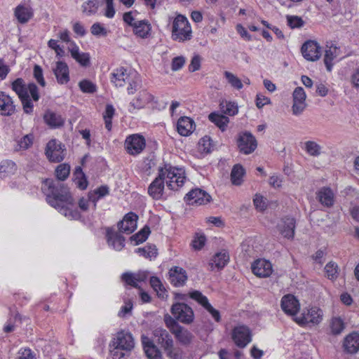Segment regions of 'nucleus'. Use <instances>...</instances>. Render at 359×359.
<instances>
[{"label": "nucleus", "mask_w": 359, "mask_h": 359, "mask_svg": "<svg viewBox=\"0 0 359 359\" xmlns=\"http://www.w3.org/2000/svg\"><path fill=\"white\" fill-rule=\"evenodd\" d=\"M70 167L67 164L59 165L55 174L57 180L46 179L42 190L46 196V201L69 219H79L80 213L74 208L72 196L67 187L60 181L65 180L69 175Z\"/></svg>", "instance_id": "f257e3e1"}, {"label": "nucleus", "mask_w": 359, "mask_h": 359, "mask_svg": "<svg viewBox=\"0 0 359 359\" xmlns=\"http://www.w3.org/2000/svg\"><path fill=\"white\" fill-rule=\"evenodd\" d=\"M185 172L182 168L165 165L158 168V175L148 187V194L154 200H159L163 195L165 182L171 190H177L183 186Z\"/></svg>", "instance_id": "f03ea898"}, {"label": "nucleus", "mask_w": 359, "mask_h": 359, "mask_svg": "<svg viewBox=\"0 0 359 359\" xmlns=\"http://www.w3.org/2000/svg\"><path fill=\"white\" fill-rule=\"evenodd\" d=\"M134 346L132 334L125 331L119 332L110 344V355L113 359H128Z\"/></svg>", "instance_id": "7ed1b4c3"}, {"label": "nucleus", "mask_w": 359, "mask_h": 359, "mask_svg": "<svg viewBox=\"0 0 359 359\" xmlns=\"http://www.w3.org/2000/svg\"><path fill=\"white\" fill-rule=\"evenodd\" d=\"M192 38L191 25L186 17L182 15H177L172 25V39L174 41L184 42Z\"/></svg>", "instance_id": "20e7f679"}, {"label": "nucleus", "mask_w": 359, "mask_h": 359, "mask_svg": "<svg viewBox=\"0 0 359 359\" xmlns=\"http://www.w3.org/2000/svg\"><path fill=\"white\" fill-rule=\"evenodd\" d=\"M323 312L317 306L305 308L299 316L294 318V321L299 325H316L323 320Z\"/></svg>", "instance_id": "39448f33"}, {"label": "nucleus", "mask_w": 359, "mask_h": 359, "mask_svg": "<svg viewBox=\"0 0 359 359\" xmlns=\"http://www.w3.org/2000/svg\"><path fill=\"white\" fill-rule=\"evenodd\" d=\"M12 89L18 95L26 114H31L33 111V104L27 93V86H25L22 79L18 78L12 83Z\"/></svg>", "instance_id": "423d86ee"}, {"label": "nucleus", "mask_w": 359, "mask_h": 359, "mask_svg": "<svg viewBox=\"0 0 359 359\" xmlns=\"http://www.w3.org/2000/svg\"><path fill=\"white\" fill-rule=\"evenodd\" d=\"M171 313L176 320L184 324H191L194 319L193 309L184 303H175L170 309Z\"/></svg>", "instance_id": "0eeeda50"}, {"label": "nucleus", "mask_w": 359, "mask_h": 359, "mask_svg": "<svg viewBox=\"0 0 359 359\" xmlns=\"http://www.w3.org/2000/svg\"><path fill=\"white\" fill-rule=\"evenodd\" d=\"M231 339L239 348H245L252 341V332L246 325L236 326L231 332Z\"/></svg>", "instance_id": "6e6552de"}, {"label": "nucleus", "mask_w": 359, "mask_h": 359, "mask_svg": "<svg viewBox=\"0 0 359 359\" xmlns=\"http://www.w3.org/2000/svg\"><path fill=\"white\" fill-rule=\"evenodd\" d=\"M65 146L56 140H50L46 147L47 158L52 162H60L65 158Z\"/></svg>", "instance_id": "1a4fd4ad"}, {"label": "nucleus", "mask_w": 359, "mask_h": 359, "mask_svg": "<svg viewBox=\"0 0 359 359\" xmlns=\"http://www.w3.org/2000/svg\"><path fill=\"white\" fill-rule=\"evenodd\" d=\"M189 297L201 305L212 317L215 322L221 321V315L218 310L215 309L209 302L207 297L200 291L194 290L189 293Z\"/></svg>", "instance_id": "9d476101"}, {"label": "nucleus", "mask_w": 359, "mask_h": 359, "mask_svg": "<svg viewBox=\"0 0 359 359\" xmlns=\"http://www.w3.org/2000/svg\"><path fill=\"white\" fill-rule=\"evenodd\" d=\"M257 146V140L250 133L245 132L239 135L238 147L241 153L250 154L256 149Z\"/></svg>", "instance_id": "9b49d317"}, {"label": "nucleus", "mask_w": 359, "mask_h": 359, "mask_svg": "<svg viewBox=\"0 0 359 359\" xmlns=\"http://www.w3.org/2000/svg\"><path fill=\"white\" fill-rule=\"evenodd\" d=\"M146 145L144 138L140 135L134 134L128 137L125 142V147L131 155L140 154Z\"/></svg>", "instance_id": "f8f14e48"}, {"label": "nucleus", "mask_w": 359, "mask_h": 359, "mask_svg": "<svg viewBox=\"0 0 359 359\" xmlns=\"http://www.w3.org/2000/svg\"><path fill=\"white\" fill-rule=\"evenodd\" d=\"M301 51L303 57L309 61L318 60L321 56V48L314 41H306L302 45Z\"/></svg>", "instance_id": "ddd939ff"}, {"label": "nucleus", "mask_w": 359, "mask_h": 359, "mask_svg": "<svg viewBox=\"0 0 359 359\" xmlns=\"http://www.w3.org/2000/svg\"><path fill=\"white\" fill-rule=\"evenodd\" d=\"M151 103L152 107H156L157 102L154 95L150 94L146 90L140 91L137 95L130 102V105L133 109H140L145 107L146 104Z\"/></svg>", "instance_id": "4468645a"}, {"label": "nucleus", "mask_w": 359, "mask_h": 359, "mask_svg": "<svg viewBox=\"0 0 359 359\" xmlns=\"http://www.w3.org/2000/svg\"><path fill=\"white\" fill-rule=\"evenodd\" d=\"M184 200L189 205H204L210 200V196L201 189H194L190 191L184 197Z\"/></svg>", "instance_id": "2eb2a0df"}, {"label": "nucleus", "mask_w": 359, "mask_h": 359, "mask_svg": "<svg viewBox=\"0 0 359 359\" xmlns=\"http://www.w3.org/2000/svg\"><path fill=\"white\" fill-rule=\"evenodd\" d=\"M292 114L295 116L300 115L306 108V93L303 88L297 87L293 92Z\"/></svg>", "instance_id": "dca6fc26"}, {"label": "nucleus", "mask_w": 359, "mask_h": 359, "mask_svg": "<svg viewBox=\"0 0 359 359\" xmlns=\"http://www.w3.org/2000/svg\"><path fill=\"white\" fill-rule=\"evenodd\" d=\"M342 347L344 351L348 354H354L359 351V333L352 332L345 337Z\"/></svg>", "instance_id": "f3484780"}, {"label": "nucleus", "mask_w": 359, "mask_h": 359, "mask_svg": "<svg viewBox=\"0 0 359 359\" xmlns=\"http://www.w3.org/2000/svg\"><path fill=\"white\" fill-rule=\"evenodd\" d=\"M137 216L133 212H129L118 223L120 233L130 234L137 228Z\"/></svg>", "instance_id": "a211bd4d"}, {"label": "nucleus", "mask_w": 359, "mask_h": 359, "mask_svg": "<svg viewBox=\"0 0 359 359\" xmlns=\"http://www.w3.org/2000/svg\"><path fill=\"white\" fill-rule=\"evenodd\" d=\"M281 309L287 315L294 316L299 310V303L292 294H286L282 297Z\"/></svg>", "instance_id": "6ab92c4d"}, {"label": "nucleus", "mask_w": 359, "mask_h": 359, "mask_svg": "<svg viewBox=\"0 0 359 359\" xmlns=\"http://www.w3.org/2000/svg\"><path fill=\"white\" fill-rule=\"evenodd\" d=\"M148 273L146 271H140L137 273L126 272L122 274L121 278L127 285L140 288L138 283L144 282L148 278Z\"/></svg>", "instance_id": "aec40b11"}, {"label": "nucleus", "mask_w": 359, "mask_h": 359, "mask_svg": "<svg viewBox=\"0 0 359 359\" xmlns=\"http://www.w3.org/2000/svg\"><path fill=\"white\" fill-rule=\"evenodd\" d=\"M252 271L258 277H269L273 271L272 264L266 259H257L252 264Z\"/></svg>", "instance_id": "412c9836"}, {"label": "nucleus", "mask_w": 359, "mask_h": 359, "mask_svg": "<svg viewBox=\"0 0 359 359\" xmlns=\"http://www.w3.org/2000/svg\"><path fill=\"white\" fill-rule=\"evenodd\" d=\"M155 341L165 351L173 345V339L168 332L163 328L158 327L153 332Z\"/></svg>", "instance_id": "4be33fe9"}, {"label": "nucleus", "mask_w": 359, "mask_h": 359, "mask_svg": "<svg viewBox=\"0 0 359 359\" xmlns=\"http://www.w3.org/2000/svg\"><path fill=\"white\" fill-rule=\"evenodd\" d=\"M187 278L186 271L181 267L174 266L169 271L170 282L175 287L183 286Z\"/></svg>", "instance_id": "5701e85b"}, {"label": "nucleus", "mask_w": 359, "mask_h": 359, "mask_svg": "<svg viewBox=\"0 0 359 359\" xmlns=\"http://www.w3.org/2000/svg\"><path fill=\"white\" fill-rule=\"evenodd\" d=\"M141 340L144 352L149 359H161V351L149 337L142 335Z\"/></svg>", "instance_id": "b1692460"}, {"label": "nucleus", "mask_w": 359, "mask_h": 359, "mask_svg": "<svg viewBox=\"0 0 359 359\" xmlns=\"http://www.w3.org/2000/svg\"><path fill=\"white\" fill-rule=\"evenodd\" d=\"M53 72L58 83L63 85L69 82V67L65 62L62 61L57 62L55 67L53 68Z\"/></svg>", "instance_id": "393cba45"}, {"label": "nucleus", "mask_w": 359, "mask_h": 359, "mask_svg": "<svg viewBox=\"0 0 359 359\" xmlns=\"http://www.w3.org/2000/svg\"><path fill=\"white\" fill-rule=\"evenodd\" d=\"M325 52L324 62L327 71L330 72L333 66L332 61L339 55L340 49L333 43L327 42Z\"/></svg>", "instance_id": "a878e982"}, {"label": "nucleus", "mask_w": 359, "mask_h": 359, "mask_svg": "<svg viewBox=\"0 0 359 359\" xmlns=\"http://www.w3.org/2000/svg\"><path fill=\"white\" fill-rule=\"evenodd\" d=\"M110 79L116 87H123L127 81H129V74L126 68L120 67L113 70Z\"/></svg>", "instance_id": "bb28decb"}, {"label": "nucleus", "mask_w": 359, "mask_h": 359, "mask_svg": "<svg viewBox=\"0 0 359 359\" xmlns=\"http://www.w3.org/2000/svg\"><path fill=\"white\" fill-rule=\"evenodd\" d=\"M195 124L194 121L187 116L179 118L177 123V130L182 136H188L194 130Z\"/></svg>", "instance_id": "cd10ccee"}, {"label": "nucleus", "mask_w": 359, "mask_h": 359, "mask_svg": "<svg viewBox=\"0 0 359 359\" xmlns=\"http://www.w3.org/2000/svg\"><path fill=\"white\" fill-rule=\"evenodd\" d=\"M280 233L287 238H292L294 235L295 221L294 218L285 217L278 225Z\"/></svg>", "instance_id": "c85d7f7f"}, {"label": "nucleus", "mask_w": 359, "mask_h": 359, "mask_svg": "<svg viewBox=\"0 0 359 359\" xmlns=\"http://www.w3.org/2000/svg\"><path fill=\"white\" fill-rule=\"evenodd\" d=\"M15 110L12 98L4 93H0V113L4 116H11Z\"/></svg>", "instance_id": "c756f323"}, {"label": "nucleus", "mask_w": 359, "mask_h": 359, "mask_svg": "<svg viewBox=\"0 0 359 359\" xmlns=\"http://www.w3.org/2000/svg\"><path fill=\"white\" fill-rule=\"evenodd\" d=\"M229 253L223 250L216 253L212 258L210 265L212 270L217 269V270L222 269L229 262Z\"/></svg>", "instance_id": "7c9ffc66"}, {"label": "nucleus", "mask_w": 359, "mask_h": 359, "mask_svg": "<svg viewBox=\"0 0 359 359\" xmlns=\"http://www.w3.org/2000/svg\"><path fill=\"white\" fill-rule=\"evenodd\" d=\"M172 334L182 345L184 346L189 345L194 338L192 333L181 325L174 330Z\"/></svg>", "instance_id": "2f4dec72"}, {"label": "nucleus", "mask_w": 359, "mask_h": 359, "mask_svg": "<svg viewBox=\"0 0 359 359\" xmlns=\"http://www.w3.org/2000/svg\"><path fill=\"white\" fill-rule=\"evenodd\" d=\"M14 15L20 23L25 24L33 17V11L29 6L19 5L15 8Z\"/></svg>", "instance_id": "473e14b6"}, {"label": "nucleus", "mask_w": 359, "mask_h": 359, "mask_svg": "<svg viewBox=\"0 0 359 359\" xmlns=\"http://www.w3.org/2000/svg\"><path fill=\"white\" fill-rule=\"evenodd\" d=\"M317 198L324 206L331 207L334 204V194L332 189L328 187L321 188L317 194Z\"/></svg>", "instance_id": "72a5a7b5"}, {"label": "nucleus", "mask_w": 359, "mask_h": 359, "mask_svg": "<svg viewBox=\"0 0 359 359\" xmlns=\"http://www.w3.org/2000/svg\"><path fill=\"white\" fill-rule=\"evenodd\" d=\"M107 242L116 250H121L125 245V238L120 234V232H116L107 230Z\"/></svg>", "instance_id": "f704fd0d"}, {"label": "nucleus", "mask_w": 359, "mask_h": 359, "mask_svg": "<svg viewBox=\"0 0 359 359\" xmlns=\"http://www.w3.org/2000/svg\"><path fill=\"white\" fill-rule=\"evenodd\" d=\"M43 118L46 124L51 128H58L64 124V118L61 115L52 111H46Z\"/></svg>", "instance_id": "c9c22d12"}, {"label": "nucleus", "mask_w": 359, "mask_h": 359, "mask_svg": "<svg viewBox=\"0 0 359 359\" xmlns=\"http://www.w3.org/2000/svg\"><path fill=\"white\" fill-rule=\"evenodd\" d=\"M151 25L147 20H142L138 21L137 24L133 28V33L142 39L147 38L150 34Z\"/></svg>", "instance_id": "e433bc0d"}, {"label": "nucleus", "mask_w": 359, "mask_h": 359, "mask_svg": "<svg viewBox=\"0 0 359 359\" xmlns=\"http://www.w3.org/2000/svg\"><path fill=\"white\" fill-rule=\"evenodd\" d=\"M208 118L211 122L214 123L222 131L226 130L229 122V118L227 116L215 112L211 113Z\"/></svg>", "instance_id": "4c0bfd02"}, {"label": "nucleus", "mask_w": 359, "mask_h": 359, "mask_svg": "<svg viewBox=\"0 0 359 359\" xmlns=\"http://www.w3.org/2000/svg\"><path fill=\"white\" fill-rule=\"evenodd\" d=\"M330 327L333 335H339L345 329V323L341 318L334 317L330 320Z\"/></svg>", "instance_id": "58836bf2"}, {"label": "nucleus", "mask_w": 359, "mask_h": 359, "mask_svg": "<svg viewBox=\"0 0 359 359\" xmlns=\"http://www.w3.org/2000/svg\"><path fill=\"white\" fill-rule=\"evenodd\" d=\"M245 171L242 165L236 164L233 166L231 173V180L234 185H240L242 183V178L244 175Z\"/></svg>", "instance_id": "ea45409f"}, {"label": "nucleus", "mask_w": 359, "mask_h": 359, "mask_svg": "<svg viewBox=\"0 0 359 359\" xmlns=\"http://www.w3.org/2000/svg\"><path fill=\"white\" fill-rule=\"evenodd\" d=\"M219 105L222 112L229 116H234L238 111L237 103L235 102L222 100Z\"/></svg>", "instance_id": "a19ab883"}, {"label": "nucleus", "mask_w": 359, "mask_h": 359, "mask_svg": "<svg viewBox=\"0 0 359 359\" xmlns=\"http://www.w3.org/2000/svg\"><path fill=\"white\" fill-rule=\"evenodd\" d=\"M304 149L311 156H319L322 154V147L314 141H306L304 143Z\"/></svg>", "instance_id": "79ce46f5"}, {"label": "nucleus", "mask_w": 359, "mask_h": 359, "mask_svg": "<svg viewBox=\"0 0 359 359\" xmlns=\"http://www.w3.org/2000/svg\"><path fill=\"white\" fill-rule=\"evenodd\" d=\"M109 194V188L107 186H102L93 192H89V198L93 203L94 208L96 207L97 201L102 197L107 196Z\"/></svg>", "instance_id": "37998d69"}, {"label": "nucleus", "mask_w": 359, "mask_h": 359, "mask_svg": "<svg viewBox=\"0 0 359 359\" xmlns=\"http://www.w3.org/2000/svg\"><path fill=\"white\" fill-rule=\"evenodd\" d=\"M136 252L146 258L151 259L157 255V249L154 245H147L143 248H139Z\"/></svg>", "instance_id": "c03bdc74"}, {"label": "nucleus", "mask_w": 359, "mask_h": 359, "mask_svg": "<svg viewBox=\"0 0 359 359\" xmlns=\"http://www.w3.org/2000/svg\"><path fill=\"white\" fill-rule=\"evenodd\" d=\"M224 74L228 83L232 88L236 90H241L243 88V85L242 81L235 74L227 71L224 72Z\"/></svg>", "instance_id": "a18cd8bd"}, {"label": "nucleus", "mask_w": 359, "mask_h": 359, "mask_svg": "<svg viewBox=\"0 0 359 359\" xmlns=\"http://www.w3.org/2000/svg\"><path fill=\"white\" fill-rule=\"evenodd\" d=\"M34 141V135L32 134H27L17 141L16 150L27 149L29 148Z\"/></svg>", "instance_id": "49530a36"}, {"label": "nucleus", "mask_w": 359, "mask_h": 359, "mask_svg": "<svg viewBox=\"0 0 359 359\" xmlns=\"http://www.w3.org/2000/svg\"><path fill=\"white\" fill-rule=\"evenodd\" d=\"M325 271L328 279L335 280L339 273L338 265L334 262H330L325 265Z\"/></svg>", "instance_id": "de8ad7c7"}, {"label": "nucleus", "mask_w": 359, "mask_h": 359, "mask_svg": "<svg viewBox=\"0 0 359 359\" xmlns=\"http://www.w3.org/2000/svg\"><path fill=\"white\" fill-rule=\"evenodd\" d=\"M100 0H88L82 6L83 12L90 15L95 14L99 7Z\"/></svg>", "instance_id": "09e8293b"}, {"label": "nucleus", "mask_w": 359, "mask_h": 359, "mask_svg": "<svg viewBox=\"0 0 359 359\" xmlns=\"http://www.w3.org/2000/svg\"><path fill=\"white\" fill-rule=\"evenodd\" d=\"M150 233V229L148 226H145L138 233L131 236V241L135 242V245H138L146 241L149 234Z\"/></svg>", "instance_id": "8fccbe9b"}, {"label": "nucleus", "mask_w": 359, "mask_h": 359, "mask_svg": "<svg viewBox=\"0 0 359 359\" xmlns=\"http://www.w3.org/2000/svg\"><path fill=\"white\" fill-rule=\"evenodd\" d=\"M164 351L169 359H183L184 358V352L182 348L175 346L174 344Z\"/></svg>", "instance_id": "3c124183"}, {"label": "nucleus", "mask_w": 359, "mask_h": 359, "mask_svg": "<svg viewBox=\"0 0 359 359\" xmlns=\"http://www.w3.org/2000/svg\"><path fill=\"white\" fill-rule=\"evenodd\" d=\"M150 285L154 291L156 292L159 297H163L165 294V288L160 280L156 276H151L150 278Z\"/></svg>", "instance_id": "603ef678"}, {"label": "nucleus", "mask_w": 359, "mask_h": 359, "mask_svg": "<svg viewBox=\"0 0 359 359\" xmlns=\"http://www.w3.org/2000/svg\"><path fill=\"white\" fill-rule=\"evenodd\" d=\"M74 175L76 176V179L78 180V181L76 182L77 187L80 189H86L88 186V182L85 178L84 173L83 172L82 169L80 167L76 168Z\"/></svg>", "instance_id": "864d4df0"}, {"label": "nucleus", "mask_w": 359, "mask_h": 359, "mask_svg": "<svg viewBox=\"0 0 359 359\" xmlns=\"http://www.w3.org/2000/svg\"><path fill=\"white\" fill-rule=\"evenodd\" d=\"M79 86L81 91L86 93H93L97 90L96 86L88 80L80 81Z\"/></svg>", "instance_id": "5fc2aeb1"}, {"label": "nucleus", "mask_w": 359, "mask_h": 359, "mask_svg": "<svg viewBox=\"0 0 359 359\" xmlns=\"http://www.w3.org/2000/svg\"><path fill=\"white\" fill-rule=\"evenodd\" d=\"M15 163L12 161H5L0 164V177H4L13 172Z\"/></svg>", "instance_id": "6e6d98bb"}, {"label": "nucleus", "mask_w": 359, "mask_h": 359, "mask_svg": "<svg viewBox=\"0 0 359 359\" xmlns=\"http://www.w3.org/2000/svg\"><path fill=\"white\" fill-rule=\"evenodd\" d=\"M287 25L292 28H299L302 27L304 22L302 18L297 15H287Z\"/></svg>", "instance_id": "4d7b16f0"}, {"label": "nucleus", "mask_w": 359, "mask_h": 359, "mask_svg": "<svg viewBox=\"0 0 359 359\" xmlns=\"http://www.w3.org/2000/svg\"><path fill=\"white\" fill-rule=\"evenodd\" d=\"M137 14V11H128L123 14V20L124 22H126L128 25L133 27H135L139 20H137L135 18V15Z\"/></svg>", "instance_id": "13d9d810"}, {"label": "nucleus", "mask_w": 359, "mask_h": 359, "mask_svg": "<svg viewBox=\"0 0 359 359\" xmlns=\"http://www.w3.org/2000/svg\"><path fill=\"white\" fill-rule=\"evenodd\" d=\"M201 57L198 55H195L189 65V70L191 72L198 71L201 68Z\"/></svg>", "instance_id": "bf43d9fd"}, {"label": "nucleus", "mask_w": 359, "mask_h": 359, "mask_svg": "<svg viewBox=\"0 0 359 359\" xmlns=\"http://www.w3.org/2000/svg\"><path fill=\"white\" fill-rule=\"evenodd\" d=\"M34 76L37 82L43 87L46 86V82L43 76V70L39 65H35L34 67Z\"/></svg>", "instance_id": "052dcab7"}, {"label": "nucleus", "mask_w": 359, "mask_h": 359, "mask_svg": "<svg viewBox=\"0 0 359 359\" xmlns=\"http://www.w3.org/2000/svg\"><path fill=\"white\" fill-rule=\"evenodd\" d=\"M91 33L95 36H106L107 32L106 29L98 22L94 23L91 27Z\"/></svg>", "instance_id": "680f3d73"}, {"label": "nucleus", "mask_w": 359, "mask_h": 359, "mask_svg": "<svg viewBox=\"0 0 359 359\" xmlns=\"http://www.w3.org/2000/svg\"><path fill=\"white\" fill-rule=\"evenodd\" d=\"M164 320L167 327L170 330L171 333L174 330H176L177 327L180 326V325H179V323L176 321L177 320L175 318H173L170 316H165Z\"/></svg>", "instance_id": "e2e57ef3"}, {"label": "nucleus", "mask_w": 359, "mask_h": 359, "mask_svg": "<svg viewBox=\"0 0 359 359\" xmlns=\"http://www.w3.org/2000/svg\"><path fill=\"white\" fill-rule=\"evenodd\" d=\"M81 66L87 67L90 65V55L87 53H80L76 58H74Z\"/></svg>", "instance_id": "0e129e2a"}, {"label": "nucleus", "mask_w": 359, "mask_h": 359, "mask_svg": "<svg viewBox=\"0 0 359 359\" xmlns=\"http://www.w3.org/2000/svg\"><path fill=\"white\" fill-rule=\"evenodd\" d=\"M185 63V58L182 56L175 57L172 61V70L177 71L180 69Z\"/></svg>", "instance_id": "69168bd1"}, {"label": "nucleus", "mask_w": 359, "mask_h": 359, "mask_svg": "<svg viewBox=\"0 0 359 359\" xmlns=\"http://www.w3.org/2000/svg\"><path fill=\"white\" fill-rule=\"evenodd\" d=\"M254 205L257 210L262 211L266 208V202L262 196L256 195L253 200Z\"/></svg>", "instance_id": "338daca9"}, {"label": "nucleus", "mask_w": 359, "mask_h": 359, "mask_svg": "<svg viewBox=\"0 0 359 359\" xmlns=\"http://www.w3.org/2000/svg\"><path fill=\"white\" fill-rule=\"evenodd\" d=\"M19 353L20 355L18 359H35L34 355L30 348H21Z\"/></svg>", "instance_id": "774afa93"}]
</instances>
